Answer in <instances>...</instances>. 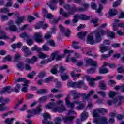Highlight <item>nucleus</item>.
<instances>
[{"instance_id":"obj_1","label":"nucleus","mask_w":124,"mask_h":124,"mask_svg":"<svg viewBox=\"0 0 124 124\" xmlns=\"http://www.w3.org/2000/svg\"><path fill=\"white\" fill-rule=\"evenodd\" d=\"M99 113L100 114L107 113V109L105 108H100L93 110L92 114L94 118H96L93 120V123H95L96 124H108V122L107 121L108 119L107 117H99Z\"/></svg>"},{"instance_id":"obj_2","label":"nucleus","mask_w":124,"mask_h":124,"mask_svg":"<svg viewBox=\"0 0 124 124\" xmlns=\"http://www.w3.org/2000/svg\"><path fill=\"white\" fill-rule=\"evenodd\" d=\"M46 108L52 109L53 112L58 113H62L65 111V107L63 105V102L62 101H59L57 103H50L46 106Z\"/></svg>"},{"instance_id":"obj_3","label":"nucleus","mask_w":124,"mask_h":124,"mask_svg":"<svg viewBox=\"0 0 124 124\" xmlns=\"http://www.w3.org/2000/svg\"><path fill=\"white\" fill-rule=\"evenodd\" d=\"M73 53V50H68L67 49H65L64 50V54H61L59 55V53H58V51L53 52L52 54H51V61H54V60L55 59L56 61H60L62 60L63 58H64L65 57V55L66 53L68 54L66 62H69V59L70 58V54Z\"/></svg>"},{"instance_id":"obj_4","label":"nucleus","mask_w":124,"mask_h":124,"mask_svg":"<svg viewBox=\"0 0 124 124\" xmlns=\"http://www.w3.org/2000/svg\"><path fill=\"white\" fill-rule=\"evenodd\" d=\"M44 118V120L42 121V124H61L62 123V119L60 117H56L54 120L55 123H53L50 121H48V119H51V115L50 114L45 113L42 114Z\"/></svg>"},{"instance_id":"obj_5","label":"nucleus","mask_w":124,"mask_h":124,"mask_svg":"<svg viewBox=\"0 0 124 124\" xmlns=\"http://www.w3.org/2000/svg\"><path fill=\"white\" fill-rule=\"evenodd\" d=\"M20 88H21V84H17L16 86L14 88L11 89V86H6L3 88V89L1 91L0 93L1 94H5V93L7 92L8 93H11L12 92H14V93H19L20 92Z\"/></svg>"},{"instance_id":"obj_6","label":"nucleus","mask_w":124,"mask_h":124,"mask_svg":"<svg viewBox=\"0 0 124 124\" xmlns=\"http://www.w3.org/2000/svg\"><path fill=\"white\" fill-rule=\"evenodd\" d=\"M69 98H70V96H69V95H68L65 98V103L67 107H68V108H70L71 110H69V112L68 113V116L69 115H77V113L75 112L74 111H73V109H74V105L75 104V103L74 102H70V101H69Z\"/></svg>"},{"instance_id":"obj_7","label":"nucleus","mask_w":124,"mask_h":124,"mask_svg":"<svg viewBox=\"0 0 124 124\" xmlns=\"http://www.w3.org/2000/svg\"><path fill=\"white\" fill-rule=\"evenodd\" d=\"M63 7L66 10H69V12H73L72 15H74L75 12H77V11H83V10H85V9L83 8H78L74 5L71 6L68 4L64 5Z\"/></svg>"},{"instance_id":"obj_8","label":"nucleus","mask_w":124,"mask_h":124,"mask_svg":"<svg viewBox=\"0 0 124 124\" xmlns=\"http://www.w3.org/2000/svg\"><path fill=\"white\" fill-rule=\"evenodd\" d=\"M104 35H105V31H104V30H100L95 32L94 44H96V43H100L101 40H102L101 36H104Z\"/></svg>"},{"instance_id":"obj_9","label":"nucleus","mask_w":124,"mask_h":124,"mask_svg":"<svg viewBox=\"0 0 124 124\" xmlns=\"http://www.w3.org/2000/svg\"><path fill=\"white\" fill-rule=\"evenodd\" d=\"M33 38L37 43H42L44 42V40L43 39L42 33H41V32L34 33Z\"/></svg>"},{"instance_id":"obj_10","label":"nucleus","mask_w":124,"mask_h":124,"mask_svg":"<svg viewBox=\"0 0 124 124\" xmlns=\"http://www.w3.org/2000/svg\"><path fill=\"white\" fill-rule=\"evenodd\" d=\"M7 25L9 26V27H6L5 30L6 31H18V28L16 25H14V22L13 20H10Z\"/></svg>"},{"instance_id":"obj_11","label":"nucleus","mask_w":124,"mask_h":124,"mask_svg":"<svg viewBox=\"0 0 124 124\" xmlns=\"http://www.w3.org/2000/svg\"><path fill=\"white\" fill-rule=\"evenodd\" d=\"M124 99V98L122 96H119L117 97L116 99L113 100H109L108 101V105H112L113 103H115L117 105H120L122 103V100Z\"/></svg>"},{"instance_id":"obj_12","label":"nucleus","mask_w":124,"mask_h":124,"mask_svg":"<svg viewBox=\"0 0 124 124\" xmlns=\"http://www.w3.org/2000/svg\"><path fill=\"white\" fill-rule=\"evenodd\" d=\"M10 101V99L7 98L4 99V102L6 103H2L0 104V112H4V111H6V110H9V107L4 106L5 104L8 103Z\"/></svg>"},{"instance_id":"obj_13","label":"nucleus","mask_w":124,"mask_h":124,"mask_svg":"<svg viewBox=\"0 0 124 124\" xmlns=\"http://www.w3.org/2000/svg\"><path fill=\"white\" fill-rule=\"evenodd\" d=\"M41 105H39L36 108L33 109V110H28V113H30V114H34L35 115H39L42 109H41Z\"/></svg>"},{"instance_id":"obj_14","label":"nucleus","mask_w":124,"mask_h":124,"mask_svg":"<svg viewBox=\"0 0 124 124\" xmlns=\"http://www.w3.org/2000/svg\"><path fill=\"white\" fill-rule=\"evenodd\" d=\"M75 119V116H65L63 118V120L65 124H72L73 123V120Z\"/></svg>"},{"instance_id":"obj_15","label":"nucleus","mask_w":124,"mask_h":124,"mask_svg":"<svg viewBox=\"0 0 124 124\" xmlns=\"http://www.w3.org/2000/svg\"><path fill=\"white\" fill-rule=\"evenodd\" d=\"M100 52L101 53H104V52H107L109 50H111V47L108 46H106L104 44H101L99 45Z\"/></svg>"},{"instance_id":"obj_16","label":"nucleus","mask_w":124,"mask_h":124,"mask_svg":"<svg viewBox=\"0 0 124 124\" xmlns=\"http://www.w3.org/2000/svg\"><path fill=\"white\" fill-rule=\"evenodd\" d=\"M22 51L23 52H24L25 55L24 56L27 58L28 56H31V55H32V53H31V51L29 49V47L27 46H23L22 48Z\"/></svg>"},{"instance_id":"obj_17","label":"nucleus","mask_w":124,"mask_h":124,"mask_svg":"<svg viewBox=\"0 0 124 124\" xmlns=\"http://www.w3.org/2000/svg\"><path fill=\"white\" fill-rule=\"evenodd\" d=\"M75 16L78 19V21H79V19H80V20H82L83 21L90 20V16H88L85 15H75Z\"/></svg>"},{"instance_id":"obj_18","label":"nucleus","mask_w":124,"mask_h":124,"mask_svg":"<svg viewBox=\"0 0 124 124\" xmlns=\"http://www.w3.org/2000/svg\"><path fill=\"white\" fill-rule=\"evenodd\" d=\"M36 61H37V57L35 56H33L31 59L26 58L25 59V62L29 64H33L34 62H36Z\"/></svg>"},{"instance_id":"obj_19","label":"nucleus","mask_w":124,"mask_h":124,"mask_svg":"<svg viewBox=\"0 0 124 124\" xmlns=\"http://www.w3.org/2000/svg\"><path fill=\"white\" fill-rule=\"evenodd\" d=\"M60 14H61V15H62L63 17H64V18H68L70 15H72V14H73V12H68V13H64V11L63 10V9L61 8L60 11Z\"/></svg>"},{"instance_id":"obj_20","label":"nucleus","mask_w":124,"mask_h":124,"mask_svg":"<svg viewBox=\"0 0 124 124\" xmlns=\"http://www.w3.org/2000/svg\"><path fill=\"white\" fill-rule=\"evenodd\" d=\"M59 28L60 29L61 31L63 33H64L65 36H66V37H68L69 36V34H70V30L69 29L67 30V31L64 29L63 28V26L62 25H60Z\"/></svg>"},{"instance_id":"obj_21","label":"nucleus","mask_w":124,"mask_h":124,"mask_svg":"<svg viewBox=\"0 0 124 124\" xmlns=\"http://www.w3.org/2000/svg\"><path fill=\"white\" fill-rule=\"evenodd\" d=\"M92 33H91L88 36L87 43L91 45H93L94 44V40H93V36L92 35Z\"/></svg>"},{"instance_id":"obj_22","label":"nucleus","mask_w":124,"mask_h":124,"mask_svg":"<svg viewBox=\"0 0 124 124\" xmlns=\"http://www.w3.org/2000/svg\"><path fill=\"white\" fill-rule=\"evenodd\" d=\"M0 39H9V36H6V33L2 30L0 31Z\"/></svg>"},{"instance_id":"obj_23","label":"nucleus","mask_w":124,"mask_h":124,"mask_svg":"<svg viewBox=\"0 0 124 124\" xmlns=\"http://www.w3.org/2000/svg\"><path fill=\"white\" fill-rule=\"evenodd\" d=\"M74 103L76 104H79V106L76 108V110H82L84 108V104L82 103L81 102L79 101V100L74 101Z\"/></svg>"},{"instance_id":"obj_24","label":"nucleus","mask_w":124,"mask_h":124,"mask_svg":"<svg viewBox=\"0 0 124 124\" xmlns=\"http://www.w3.org/2000/svg\"><path fill=\"white\" fill-rule=\"evenodd\" d=\"M86 64H89L92 66H96V61H93L92 59H88L86 61Z\"/></svg>"},{"instance_id":"obj_25","label":"nucleus","mask_w":124,"mask_h":124,"mask_svg":"<svg viewBox=\"0 0 124 124\" xmlns=\"http://www.w3.org/2000/svg\"><path fill=\"white\" fill-rule=\"evenodd\" d=\"M99 87L101 90H107L106 84H105V82L103 80H102L99 82Z\"/></svg>"},{"instance_id":"obj_26","label":"nucleus","mask_w":124,"mask_h":124,"mask_svg":"<svg viewBox=\"0 0 124 124\" xmlns=\"http://www.w3.org/2000/svg\"><path fill=\"white\" fill-rule=\"evenodd\" d=\"M118 14V11L115 9H111L109 10L108 15L110 17H113Z\"/></svg>"},{"instance_id":"obj_27","label":"nucleus","mask_w":124,"mask_h":124,"mask_svg":"<svg viewBox=\"0 0 124 124\" xmlns=\"http://www.w3.org/2000/svg\"><path fill=\"white\" fill-rule=\"evenodd\" d=\"M25 21V16H22L18 17L16 20V23L17 24V26H20L21 23H23Z\"/></svg>"},{"instance_id":"obj_28","label":"nucleus","mask_w":124,"mask_h":124,"mask_svg":"<svg viewBox=\"0 0 124 124\" xmlns=\"http://www.w3.org/2000/svg\"><path fill=\"white\" fill-rule=\"evenodd\" d=\"M37 94H46L48 93V89H41L36 92Z\"/></svg>"},{"instance_id":"obj_29","label":"nucleus","mask_w":124,"mask_h":124,"mask_svg":"<svg viewBox=\"0 0 124 124\" xmlns=\"http://www.w3.org/2000/svg\"><path fill=\"white\" fill-rule=\"evenodd\" d=\"M87 33V32L86 31L78 32L77 34L78 37V38H80V39H85V37H86Z\"/></svg>"},{"instance_id":"obj_30","label":"nucleus","mask_w":124,"mask_h":124,"mask_svg":"<svg viewBox=\"0 0 124 124\" xmlns=\"http://www.w3.org/2000/svg\"><path fill=\"white\" fill-rule=\"evenodd\" d=\"M87 80V81H90L89 84L91 87H93V86H94V82H93V81H95V78L88 77Z\"/></svg>"},{"instance_id":"obj_31","label":"nucleus","mask_w":124,"mask_h":124,"mask_svg":"<svg viewBox=\"0 0 124 124\" xmlns=\"http://www.w3.org/2000/svg\"><path fill=\"white\" fill-rule=\"evenodd\" d=\"M85 85V83H84V81L80 80L78 82H76V88H78L79 89H81L83 86Z\"/></svg>"},{"instance_id":"obj_32","label":"nucleus","mask_w":124,"mask_h":124,"mask_svg":"<svg viewBox=\"0 0 124 124\" xmlns=\"http://www.w3.org/2000/svg\"><path fill=\"white\" fill-rule=\"evenodd\" d=\"M33 39L31 38L30 37H27V39L26 40V43L28 45H29V46H31V45H33Z\"/></svg>"},{"instance_id":"obj_33","label":"nucleus","mask_w":124,"mask_h":124,"mask_svg":"<svg viewBox=\"0 0 124 124\" xmlns=\"http://www.w3.org/2000/svg\"><path fill=\"white\" fill-rule=\"evenodd\" d=\"M78 19L76 17V16L74 15L73 17V19L71 23V25L72 27H75L76 26V23H78Z\"/></svg>"},{"instance_id":"obj_34","label":"nucleus","mask_w":124,"mask_h":124,"mask_svg":"<svg viewBox=\"0 0 124 124\" xmlns=\"http://www.w3.org/2000/svg\"><path fill=\"white\" fill-rule=\"evenodd\" d=\"M81 75H82L81 74H75V73H74V72H71V76H72V77H73V78H74V80H76V79H77V78H79L80 76H81ZM77 77V78H76Z\"/></svg>"},{"instance_id":"obj_35","label":"nucleus","mask_w":124,"mask_h":124,"mask_svg":"<svg viewBox=\"0 0 124 124\" xmlns=\"http://www.w3.org/2000/svg\"><path fill=\"white\" fill-rule=\"evenodd\" d=\"M88 112L86 111H84L81 114V121H85V120H87L88 119Z\"/></svg>"},{"instance_id":"obj_36","label":"nucleus","mask_w":124,"mask_h":124,"mask_svg":"<svg viewBox=\"0 0 124 124\" xmlns=\"http://www.w3.org/2000/svg\"><path fill=\"white\" fill-rule=\"evenodd\" d=\"M17 82H24L25 84H28L30 82V81L27 80L26 78H19L16 80V83H17Z\"/></svg>"},{"instance_id":"obj_37","label":"nucleus","mask_w":124,"mask_h":124,"mask_svg":"<svg viewBox=\"0 0 124 124\" xmlns=\"http://www.w3.org/2000/svg\"><path fill=\"white\" fill-rule=\"evenodd\" d=\"M47 99H48L47 96H43L39 98L38 101L41 103L42 102H45Z\"/></svg>"},{"instance_id":"obj_38","label":"nucleus","mask_w":124,"mask_h":124,"mask_svg":"<svg viewBox=\"0 0 124 124\" xmlns=\"http://www.w3.org/2000/svg\"><path fill=\"white\" fill-rule=\"evenodd\" d=\"M38 56L40 59H45V58H48L49 57L48 55L45 54L42 52H39L38 54Z\"/></svg>"},{"instance_id":"obj_39","label":"nucleus","mask_w":124,"mask_h":124,"mask_svg":"<svg viewBox=\"0 0 124 124\" xmlns=\"http://www.w3.org/2000/svg\"><path fill=\"white\" fill-rule=\"evenodd\" d=\"M107 34L108 37H111V38H115V33H114L113 32L108 31H107Z\"/></svg>"},{"instance_id":"obj_40","label":"nucleus","mask_w":124,"mask_h":124,"mask_svg":"<svg viewBox=\"0 0 124 124\" xmlns=\"http://www.w3.org/2000/svg\"><path fill=\"white\" fill-rule=\"evenodd\" d=\"M0 19L1 22H4L5 21H7L8 20V16L6 15H2L0 16Z\"/></svg>"},{"instance_id":"obj_41","label":"nucleus","mask_w":124,"mask_h":124,"mask_svg":"<svg viewBox=\"0 0 124 124\" xmlns=\"http://www.w3.org/2000/svg\"><path fill=\"white\" fill-rule=\"evenodd\" d=\"M54 79V77H50L49 78H46L44 81V83H46V84H48V83H50L52 80Z\"/></svg>"},{"instance_id":"obj_42","label":"nucleus","mask_w":124,"mask_h":124,"mask_svg":"<svg viewBox=\"0 0 124 124\" xmlns=\"http://www.w3.org/2000/svg\"><path fill=\"white\" fill-rule=\"evenodd\" d=\"M51 37H52V32H49L48 33H46L45 34L44 36V38L45 39H50V38H51Z\"/></svg>"},{"instance_id":"obj_43","label":"nucleus","mask_w":124,"mask_h":124,"mask_svg":"<svg viewBox=\"0 0 124 124\" xmlns=\"http://www.w3.org/2000/svg\"><path fill=\"white\" fill-rule=\"evenodd\" d=\"M0 13H9V9L7 8H2L0 10Z\"/></svg>"},{"instance_id":"obj_44","label":"nucleus","mask_w":124,"mask_h":124,"mask_svg":"<svg viewBox=\"0 0 124 124\" xmlns=\"http://www.w3.org/2000/svg\"><path fill=\"white\" fill-rule=\"evenodd\" d=\"M35 74H36V73H35V72L32 71V72H30L29 74H28L27 76H28V78H29L30 79H33V76H34V75H35Z\"/></svg>"},{"instance_id":"obj_45","label":"nucleus","mask_w":124,"mask_h":124,"mask_svg":"<svg viewBox=\"0 0 124 124\" xmlns=\"http://www.w3.org/2000/svg\"><path fill=\"white\" fill-rule=\"evenodd\" d=\"M35 74H36V73H35V72L32 71V72H30L29 74H28L27 76H28V78H29L30 79H33V76H34V75H35Z\"/></svg>"},{"instance_id":"obj_46","label":"nucleus","mask_w":124,"mask_h":124,"mask_svg":"<svg viewBox=\"0 0 124 124\" xmlns=\"http://www.w3.org/2000/svg\"><path fill=\"white\" fill-rule=\"evenodd\" d=\"M35 74H36V73H35V72L32 71V72H30L29 74H28L27 76H28V78H29L30 79H33V76H34V75H35Z\"/></svg>"},{"instance_id":"obj_47","label":"nucleus","mask_w":124,"mask_h":124,"mask_svg":"<svg viewBox=\"0 0 124 124\" xmlns=\"http://www.w3.org/2000/svg\"><path fill=\"white\" fill-rule=\"evenodd\" d=\"M21 59V55L19 53H17L15 55L14 57V61L15 62H19Z\"/></svg>"},{"instance_id":"obj_48","label":"nucleus","mask_w":124,"mask_h":124,"mask_svg":"<svg viewBox=\"0 0 124 124\" xmlns=\"http://www.w3.org/2000/svg\"><path fill=\"white\" fill-rule=\"evenodd\" d=\"M108 72H109V70L107 68L100 69L99 70V73H101V74L108 73Z\"/></svg>"},{"instance_id":"obj_49","label":"nucleus","mask_w":124,"mask_h":124,"mask_svg":"<svg viewBox=\"0 0 124 124\" xmlns=\"http://www.w3.org/2000/svg\"><path fill=\"white\" fill-rule=\"evenodd\" d=\"M67 86L68 87H72V88H76V82H73L70 81L67 83Z\"/></svg>"},{"instance_id":"obj_50","label":"nucleus","mask_w":124,"mask_h":124,"mask_svg":"<svg viewBox=\"0 0 124 124\" xmlns=\"http://www.w3.org/2000/svg\"><path fill=\"white\" fill-rule=\"evenodd\" d=\"M23 88L21 89V91H22L24 93H27L28 91V87H29V85H28V83H25L23 84Z\"/></svg>"},{"instance_id":"obj_51","label":"nucleus","mask_w":124,"mask_h":124,"mask_svg":"<svg viewBox=\"0 0 124 124\" xmlns=\"http://www.w3.org/2000/svg\"><path fill=\"white\" fill-rule=\"evenodd\" d=\"M73 100L77 99L78 98H80V94L77 93H74L73 94Z\"/></svg>"},{"instance_id":"obj_52","label":"nucleus","mask_w":124,"mask_h":124,"mask_svg":"<svg viewBox=\"0 0 124 124\" xmlns=\"http://www.w3.org/2000/svg\"><path fill=\"white\" fill-rule=\"evenodd\" d=\"M76 44H78V43L77 42H73L72 44V46L73 48H75V49H80V46L78 45H76Z\"/></svg>"},{"instance_id":"obj_53","label":"nucleus","mask_w":124,"mask_h":124,"mask_svg":"<svg viewBox=\"0 0 124 124\" xmlns=\"http://www.w3.org/2000/svg\"><path fill=\"white\" fill-rule=\"evenodd\" d=\"M52 62V59L48 58L46 61H41L40 62V64H46V63H48V62Z\"/></svg>"},{"instance_id":"obj_54","label":"nucleus","mask_w":124,"mask_h":124,"mask_svg":"<svg viewBox=\"0 0 124 124\" xmlns=\"http://www.w3.org/2000/svg\"><path fill=\"white\" fill-rule=\"evenodd\" d=\"M31 51L34 52L35 51H37V52H40L41 51V49L38 48L37 46H34V47L31 48Z\"/></svg>"},{"instance_id":"obj_55","label":"nucleus","mask_w":124,"mask_h":124,"mask_svg":"<svg viewBox=\"0 0 124 124\" xmlns=\"http://www.w3.org/2000/svg\"><path fill=\"white\" fill-rule=\"evenodd\" d=\"M48 45H50L51 46H52V47H55L56 46V43L53 40H50L48 42H47Z\"/></svg>"},{"instance_id":"obj_56","label":"nucleus","mask_w":124,"mask_h":124,"mask_svg":"<svg viewBox=\"0 0 124 124\" xmlns=\"http://www.w3.org/2000/svg\"><path fill=\"white\" fill-rule=\"evenodd\" d=\"M95 69H96V66H94V67L93 68L88 69L87 73H88V74L94 73V70Z\"/></svg>"},{"instance_id":"obj_57","label":"nucleus","mask_w":124,"mask_h":124,"mask_svg":"<svg viewBox=\"0 0 124 124\" xmlns=\"http://www.w3.org/2000/svg\"><path fill=\"white\" fill-rule=\"evenodd\" d=\"M24 68H25L26 70L30 71V70H31L32 67L31 66V65H30V64L26 63L25 64Z\"/></svg>"},{"instance_id":"obj_58","label":"nucleus","mask_w":124,"mask_h":124,"mask_svg":"<svg viewBox=\"0 0 124 124\" xmlns=\"http://www.w3.org/2000/svg\"><path fill=\"white\" fill-rule=\"evenodd\" d=\"M57 67H58V65H56L54 66V68L51 69V72L52 74H57L58 73V70H57Z\"/></svg>"},{"instance_id":"obj_59","label":"nucleus","mask_w":124,"mask_h":124,"mask_svg":"<svg viewBox=\"0 0 124 124\" xmlns=\"http://www.w3.org/2000/svg\"><path fill=\"white\" fill-rule=\"evenodd\" d=\"M23 102H24V99L21 98L20 101L18 102V103L15 106V108L17 109L21 104H22Z\"/></svg>"},{"instance_id":"obj_60","label":"nucleus","mask_w":124,"mask_h":124,"mask_svg":"<svg viewBox=\"0 0 124 124\" xmlns=\"http://www.w3.org/2000/svg\"><path fill=\"white\" fill-rule=\"evenodd\" d=\"M27 20L29 23H31V22L34 21V20H35V18H34V17L33 16H28Z\"/></svg>"},{"instance_id":"obj_61","label":"nucleus","mask_w":124,"mask_h":124,"mask_svg":"<svg viewBox=\"0 0 124 124\" xmlns=\"http://www.w3.org/2000/svg\"><path fill=\"white\" fill-rule=\"evenodd\" d=\"M61 78L62 81H65V80H68V79H69V76H68V75H63L61 76Z\"/></svg>"},{"instance_id":"obj_62","label":"nucleus","mask_w":124,"mask_h":124,"mask_svg":"<svg viewBox=\"0 0 124 124\" xmlns=\"http://www.w3.org/2000/svg\"><path fill=\"white\" fill-rule=\"evenodd\" d=\"M108 85L111 87H114V86H115L116 85V81L114 80H109L108 81Z\"/></svg>"},{"instance_id":"obj_63","label":"nucleus","mask_w":124,"mask_h":124,"mask_svg":"<svg viewBox=\"0 0 124 124\" xmlns=\"http://www.w3.org/2000/svg\"><path fill=\"white\" fill-rule=\"evenodd\" d=\"M42 48L44 51H45L46 52H48L49 50H50V48L48 47L47 46L44 45L42 46Z\"/></svg>"},{"instance_id":"obj_64","label":"nucleus","mask_w":124,"mask_h":124,"mask_svg":"<svg viewBox=\"0 0 124 124\" xmlns=\"http://www.w3.org/2000/svg\"><path fill=\"white\" fill-rule=\"evenodd\" d=\"M116 79L117 80H124V76L122 75H117L116 77Z\"/></svg>"}]
</instances>
